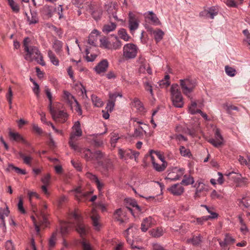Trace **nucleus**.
<instances>
[{
	"mask_svg": "<svg viewBox=\"0 0 250 250\" xmlns=\"http://www.w3.org/2000/svg\"><path fill=\"white\" fill-rule=\"evenodd\" d=\"M70 220L73 219V221L70 220L68 223H63L61 224V232L62 235L66 234L68 230L70 225L69 223L74 224L77 232L82 237L84 236L87 232L85 226L82 223V218L81 216L79 211L78 209H75L74 211H72L69 214Z\"/></svg>",
	"mask_w": 250,
	"mask_h": 250,
	"instance_id": "1",
	"label": "nucleus"
},
{
	"mask_svg": "<svg viewBox=\"0 0 250 250\" xmlns=\"http://www.w3.org/2000/svg\"><path fill=\"white\" fill-rule=\"evenodd\" d=\"M180 85L183 94L191 99V93L196 86L195 81L189 78L181 79L180 80Z\"/></svg>",
	"mask_w": 250,
	"mask_h": 250,
	"instance_id": "2",
	"label": "nucleus"
},
{
	"mask_svg": "<svg viewBox=\"0 0 250 250\" xmlns=\"http://www.w3.org/2000/svg\"><path fill=\"white\" fill-rule=\"evenodd\" d=\"M25 52L26 54L24 56V59L26 60L32 61L35 60L42 65L43 66L45 64L43 57L37 47L31 46L28 49V51H25Z\"/></svg>",
	"mask_w": 250,
	"mask_h": 250,
	"instance_id": "3",
	"label": "nucleus"
},
{
	"mask_svg": "<svg viewBox=\"0 0 250 250\" xmlns=\"http://www.w3.org/2000/svg\"><path fill=\"white\" fill-rule=\"evenodd\" d=\"M170 92L173 104L176 107H183L184 105L183 99L177 84H173L171 85Z\"/></svg>",
	"mask_w": 250,
	"mask_h": 250,
	"instance_id": "4",
	"label": "nucleus"
},
{
	"mask_svg": "<svg viewBox=\"0 0 250 250\" xmlns=\"http://www.w3.org/2000/svg\"><path fill=\"white\" fill-rule=\"evenodd\" d=\"M72 128L73 131L70 134L69 145L72 149L77 150L79 149V146L76 143L78 140L76 137H80L82 135V131L81 128L80 122L79 121L75 122Z\"/></svg>",
	"mask_w": 250,
	"mask_h": 250,
	"instance_id": "5",
	"label": "nucleus"
},
{
	"mask_svg": "<svg viewBox=\"0 0 250 250\" xmlns=\"http://www.w3.org/2000/svg\"><path fill=\"white\" fill-rule=\"evenodd\" d=\"M100 41L101 46L107 49L117 50L120 49L122 46L121 42L117 37L112 40L103 37L100 40Z\"/></svg>",
	"mask_w": 250,
	"mask_h": 250,
	"instance_id": "6",
	"label": "nucleus"
},
{
	"mask_svg": "<svg viewBox=\"0 0 250 250\" xmlns=\"http://www.w3.org/2000/svg\"><path fill=\"white\" fill-rule=\"evenodd\" d=\"M137 52L138 47L133 43H127L123 47V55L126 60L135 58Z\"/></svg>",
	"mask_w": 250,
	"mask_h": 250,
	"instance_id": "7",
	"label": "nucleus"
},
{
	"mask_svg": "<svg viewBox=\"0 0 250 250\" xmlns=\"http://www.w3.org/2000/svg\"><path fill=\"white\" fill-rule=\"evenodd\" d=\"M53 120L56 122L64 123L68 118V114L63 110L57 111L52 107L49 109Z\"/></svg>",
	"mask_w": 250,
	"mask_h": 250,
	"instance_id": "8",
	"label": "nucleus"
},
{
	"mask_svg": "<svg viewBox=\"0 0 250 250\" xmlns=\"http://www.w3.org/2000/svg\"><path fill=\"white\" fill-rule=\"evenodd\" d=\"M86 11L90 13L92 18L96 21L100 20L103 15V10L101 7L96 6L93 3L89 5L88 8H86Z\"/></svg>",
	"mask_w": 250,
	"mask_h": 250,
	"instance_id": "9",
	"label": "nucleus"
},
{
	"mask_svg": "<svg viewBox=\"0 0 250 250\" xmlns=\"http://www.w3.org/2000/svg\"><path fill=\"white\" fill-rule=\"evenodd\" d=\"M139 21L138 17L132 12L128 14V28L131 32L135 31L139 27Z\"/></svg>",
	"mask_w": 250,
	"mask_h": 250,
	"instance_id": "10",
	"label": "nucleus"
},
{
	"mask_svg": "<svg viewBox=\"0 0 250 250\" xmlns=\"http://www.w3.org/2000/svg\"><path fill=\"white\" fill-rule=\"evenodd\" d=\"M223 138L221 135L220 130L216 128L215 132L214 138H210L208 142L216 147H219L223 144Z\"/></svg>",
	"mask_w": 250,
	"mask_h": 250,
	"instance_id": "11",
	"label": "nucleus"
},
{
	"mask_svg": "<svg viewBox=\"0 0 250 250\" xmlns=\"http://www.w3.org/2000/svg\"><path fill=\"white\" fill-rule=\"evenodd\" d=\"M137 229V228L134 224H131L129 227L125 230V235L126 237V241L128 244H129L132 249H140L139 247L134 245V241L130 238L129 235L131 232H134Z\"/></svg>",
	"mask_w": 250,
	"mask_h": 250,
	"instance_id": "12",
	"label": "nucleus"
},
{
	"mask_svg": "<svg viewBox=\"0 0 250 250\" xmlns=\"http://www.w3.org/2000/svg\"><path fill=\"white\" fill-rule=\"evenodd\" d=\"M184 173L183 168H175L172 171L169 172L166 177V179L170 181H176L178 180Z\"/></svg>",
	"mask_w": 250,
	"mask_h": 250,
	"instance_id": "13",
	"label": "nucleus"
},
{
	"mask_svg": "<svg viewBox=\"0 0 250 250\" xmlns=\"http://www.w3.org/2000/svg\"><path fill=\"white\" fill-rule=\"evenodd\" d=\"M156 221L151 216H149L143 219L141 229L142 231L146 232L149 228L155 225Z\"/></svg>",
	"mask_w": 250,
	"mask_h": 250,
	"instance_id": "14",
	"label": "nucleus"
},
{
	"mask_svg": "<svg viewBox=\"0 0 250 250\" xmlns=\"http://www.w3.org/2000/svg\"><path fill=\"white\" fill-rule=\"evenodd\" d=\"M47 207L46 204L42 205V208L41 209V213L40 214H36L37 219L41 224L44 225V227H46L48 224V220L47 218V214L45 210L46 209Z\"/></svg>",
	"mask_w": 250,
	"mask_h": 250,
	"instance_id": "15",
	"label": "nucleus"
},
{
	"mask_svg": "<svg viewBox=\"0 0 250 250\" xmlns=\"http://www.w3.org/2000/svg\"><path fill=\"white\" fill-rule=\"evenodd\" d=\"M117 10L118 6L117 3H111L108 6L107 12L109 15V18L110 20L111 19V17H112L115 19V20L117 21H120L117 16Z\"/></svg>",
	"mask_w": 250,
	"mask_h": 250,
	"instance_id": "16",
	"label": "nucleus"
},
{
	"mask_svg": "<svg viewBox=\"0 0 250 250\" xmlns=\"http://www.w3.org/2000/svg\"><path fill=\"white\" fill-rule=\"evenodd\" d=\"M75 150L80 152L82 154V156L87 161H91L94 160L93 153L89 149L81 148L79 147L78 149Z\"/></svg>",
	"mask_w": 250,
	"mask_h": 250,
	"instance_id": "17",
	"label": "nucleus"
},
{
	"mask_svg": "<svg viewBox=\"0 0 250 250\" xmlns=\"http://www.w3.org/2000/svg\"><path fill=\"white\" fill-rule=\"evenodd\" d=\"M108 66V62L106 60H103L94 68L97 73L100 74L104 73Z\"/></svg>",
	"mask_w": 250,
	"mask_h": 250,
	"instance_id": "18",
	"label": "nucleus"
},
{
	"mask_svg": "<svg viewBox=\"0 0 250 250\" xmlns=\"http://www.w3.org/2000/svg\"><path fill=\"white\" fill-rule=\"evenodd\" d=\"M168 190L174 195L179 196L184 192V188L181 184H176L168 188Z\"/></svg>",
	"mask_w": 250,
	"mask_h": 250,
	"instance_id": "19",
	"label": "nucleus"
},
{
	"mask_svg": "<svg viewBox=\"0 0 250 250\" xmlns=\"http://www.w3.org/2000/svg\"><path fill=\"white\" fill-rule=\"evenodd\" d=\"M197 104L195 102H192L191 105L189 106V111L191 114L199 113L206 120L208 119V116L206 113L203 112L200 109H195Z\"/></svg>",
	"mask_w": 250,
	"mask_h": 250,
	"instance_id": "20",
	"label": "nucleus"
},
{
	"mask_svg": "<svg viewBox=\"0 0 250 250\" xmlns=\"http://www.w3.org/2000/svg\"><path fill=\"white\" fill-rule=\"evenodd\" d=\"M71 2L72 4L75 5L77 7L83 8V5L86 9V8L89 7V5H91L92 3L90 0H72Z\"/></svg>",
	"mask_w": 250,
	"mask_h": 250,
	"instance_id": "21",
	"label": "nucleus"
},
{
	"mask_svg": "<svg viewBox=\"0 0 250 250\" xmlns=\"http://www.w3.org/2000/svg\"><path fill=\"white\" fill-rule=\"evenodd\" d=\"M225 176H227L228 179L236 183H238L241 181V179L242 178V176L240 173L234 171L226 173L225 174Z\"/></svg>",
	"mask_w": 250,
	"mask_h": 250,
	"instance_id": "22",
	"label": "nucleus"
},
{
	"mask_svg": "<svg viewBox=\"0 0 250 250\" xmlns=\"http://www.w3.org/2000/svg\"><path fill=\"white\" fill-rule=\"evenodd\" d=\"M27 21L29 24H36L39 22V17L37 13L35 11L30 10V15L26 13Z\"/></svg>",
	"mask_w": 250,
	"mask_h": 250,
	"instance_id": "23",
	"label": "nucleus"
},
{
	"mask_svg": "<svg viewBox=\"0 0 250 250\" xmlns=\"http://www.w3.org/2000/svg\"><path fill=\"white\" fill-rule=\"evenodd\" d=\"M103 170L102 172L104 175H106L108 172L112 170L113 168L112 162L107 160L104 161L102 165Z\"/></svg>",
	"mask_w": 250,
	"mask_h": 250,
	"instance_id": "24",
	"label": "nucleus"
},
{
	"mask_svg": "<svg viewBox=\"0 0 250 250\" xmlns=\"http://www.w3.org/2000/svg\"><path fill=\"white\" fill-rule=\"evenodd\" d=\"M55 9L52 6L45 5L42 9V14L47 18H50L52 16Z\"/></svg>",
	"mask_w": 250,
	"mask_h": 250,
	"instance_id": "25",
	"label": "nucleus"
},
{
	"mask_svg": "<svg viewBox=\"0 0 250 250\" xmlns=\"http://www.w3.org/2000/svg\"><path fill=\"white\" fill-rule=\"evenodd\" d=\"M150 32L151 33L153 34L155 40L156 41V42H160L163 38L164 32L160 29H157L155 30L151 29L150 30Z\"/></svg>",
	"mask_w": 250,
	"mask_h": 250,
	"instance_id": "26",
	"label": "nucleus"
},
{
	"mask_svg": "<svg viewBox=\"0 0 250 250\" xmlns=\"http://www.w3.org/2000/svg\"><path fill=\"white\" fill-rule=\"evenodd\" d=\"M91 218L92 221L93 225L95 227V229L99 230L100 227V225L98 222L99 216L97 214L95 210H93L92 211Z\"/></svg>",
	"mask_w": 250,
	"mask_h": 250,
	"instance_id": "27",
	"label": "nucleus"
},
{
	"mask_svg": "<svg viewBox=\"0 0 250 250\" xmlns=\"http://www.w3.org/2000/svg\"><path fill=\"white\" fill-rule=\"evenodd\" d=\"M144 15L146 18L150 20L153 23L155 24H158L160 23V21L156 14H155L152 11H148L147 13H146Z\"/></svg>",
	"mask_w": 250,
	"mask_h": 250,
	"instance_id": "28",
	"label": "nucleus"
},
{
	"mask_svg": "<svg viewBox=\"0 0 250 250\" xmlns=\"http://www.w3.org/2000/svg\"><path fill=\"white\" fill-rule=\"evenodd\" d=\"M218 214L216 213H211L210 216H205L201 218H196V224L202 225L204 222L208 221L209 219H214L217 218Z\"/></svg>",
	"mask_w": 250,
	"mask_h": 250,
	"instance_id": "29",
	"label": "nucleus"
},
{
	"mask_svg": "<svg viewBox=\"0 0 250 250\" xmlns=\"http://www.w3.org/2000/svg\"><path fill=\"white\" fill-rule=\"evenodd\" d=\"M116 23L111 22L109 23L105 24L103 27V32L105 33H108L110 32L114 31L116 28Z\"/></svg>",
	"mask_w": 250,
	"mask_h": 250,
	"instance_id": "30",
	"label": "nucleus"
},
{
	"mask_svg": "<svg viewBox=\"0 0 250 250\" xmlns=\"http://www.w3.org/2000/svg\"><path fill=\"white\" fill-rule=\"evenodd\" d=\"M149 232L154 237H159L164 234V230L162 228H157L150 230Z\"/></svg>",
	"mask_w": 250,
	"mask_h": 250,
	"instance_id": "31",
	"label": "nucleus"
},
{
	"mask_svg": "<svg viewBox=\"0 0 250 250\" xmlns=\"http://www.w3.org/2000/svg\"><path fill=\"white\" fill-rule=\"evenodd\" d=\"M75 191L77 193V195H76V198L79 201H82L83 198H86L88 196L90 195L91 192H86L84 193H81V188H78L75 189Z\"/></svg>",
	"mask_w": 250,
	"mask_h": 250,
	"instance_id": "32",
	"label": "nucleus"
},
{
	"mask_svg": "<svg viewBox=\"0 0 250 250\" xmlns=\"http://www.w3.org/2000/svg\"><path fill=\"white\" fill-rule=\"evenodd\" d=\"M132 150L128 149L126 150H123L120 149L119 153L120 157L122 159H126L127 158L132 159Z\"/></svg>",
	"mask_w": 250,
	"mask_h": 250,
	"instance_id": "33",
	"label": "nucleus"
},
{
	"mask_svg": "<svg viewBox=\"0 0 250 250\" xmlns=\"http://www.w3.org/2000/svg\"><path fill=\"white\" fill-rule=\"evenodd\" d=\"M6 170L8 171L10 170H14L16 173L22 175L26 174V172L25 169H21L18 167H15L13 164H9L8 167L6 168Z\"/></svg>",
	"mask_w": 250,
	"mask_h": 250,
	"instance_id": "34",
	"label": "nucleus"
},
{
	"mask_svg": "<svg viewBox=\"0 0 250 250\" xmlns=\"http://www.w3.org/2000/svg\"><path fill=\"white\" fill-rule=\"evenodd\" d=\"M19 155L20 157L22 159L23 163L27 165L31 166V161L33 160V157L30 155L26 156L22 152H19Z\"/></svg>",
	"mask_w": 250,
	"mask_h": 250,
	"instance_id": "35",
	"label": "nucleus"
},
{
	"mask_svg": "<svg viewBox=\"0 0 250 250\" xmlns=\"http://www.w3.org/2000/svg\"><path fill=\"white\" fill-rule=\"evenodd\" d=\"M151 160L154 168L158 171H162L166 167V165L165 163H163L161 165L156 163L154 161V158L152 156H151Z\"/></svg>",
	"mask_w": 250,
	"mask_h": 250,
	"instance_id": "36",
	"label": "nucleus"
},
{
	"mask_svg": "<svg viewBox=\"0 0 250 250\" xmlns=\"http://www.w3.org/2000/svg\"><path fill=\"white\" fill-rule=\"evenodd\" d=\"M9 135L15 141H21L23 143H26L25 140L19 133L10 131L9 133Z\"/></svg>",
	"mask_w": 250,
	"mask_h": 250,
	"instance_id": "37",
	"label": "nucleus"
},
{
	"mask_svg": "<svg viewBox=\"0 0 250 250\" xmlns=\"http://www.w3.org/2000/svg\"><path fill=\"white\" fill-rule=\"evenodd\" d=\"M63 43L58 40H56L53 42V47L57 53H60L62 50Z\"/></svg>",
	"mask_w": 250,
	"mask_h": 250,
	"instance_id": "38",
	"label": "nucleus"
},
{
	"mask_svg": "<svg viewBox=\"0 0 250 250\" xmlns=\"http://www.w3.org/2000/svg\"><path fill=\"white\" fill-rule=\"evenodd\" d=\"M205 185L201 182L198 183V186L196 187V192L194 195V198H197L201 196V193L205 190Z\"/></svg>",
	"mask_w": 250,
	"mask_h": 250,
	"instance_id": "39",
	"label": "nucleus"
},
{
	"mask_svg": "<svg viewBox=\"0 0 250 250\" xmlns=\"http://www.w3.org/2000/svg\"><path fill=\"white\" fill-rule=\"evenodd\" d=\"M143 85L145 90L149 92L151 96L153 97L154 96V93L153 91L151 83L148 80H146V81L144 82Z\"/></svg>",
	"mask_w": 250,
	"mask_h": 250,
	"instance_id": "40",
	"label": "nucleus"
},
{
	"mask_svg": "<svg viewBox=\"0 0 250 250\" xmlns=\"http://www.w3.org/2000/svg\"><path fill=\"white\" fill-rule=\"evenodd\" d=\"M48 56L53 64L56 66L59 65V60L56 58L55 55L51 50H49L48 51Z\"/></svg>",
	"mask_w": 250,
	"mask_h": 250,
	"instance_id": "41",
	"label": "nucleus"
},
{
	"mask_svg": "<svg viewBox=\"0 0 250 250\" xmlns=\"http://www.w3.org/2000/svg\"><path fill=\"white\" fill-rule=\"evenodd\" d=\"M91 100L93 104L97 107H101L103 105V102L101 99L98 98L96 95H92L91 96Z\"/></svg>",
	"mask_w": 250,
	"mask_h": 250,
	"instance_id": "42",
	"label": "nucleus"
},
{
	"mask_svg": "<svg viewBox=\"0 0 250 250\" xmlns=\"http://www.w3.org/2000/svg\"><path fill=\"white\" fill-rule=\"evenodd\" d=\"M133 105L140 112L144 111L143 103L138 98H135L133 100Z\"/></svg>",
	"mask_w": 250,
	"mask_h": 250,
	"instance_id": "43",
	"label": "nucleus"
},
{
	"mask_svg": "<svg viewBox=\"0 0 250 250\" xmlns=\"http://www.w3.org/2000/svg\"><path fill=\"white\" fill-rule=\"evenodd\" d=\"M118 34L122 39L126 42L128 41L130 39V37L127 34L125 29H120L118 31Z\"/></svg>",
	"mask_w": 250,
	"mask_h": 250,
	"instance_id": "44",
	"label": "nucleus"
},
{
	"mask_svg": "<svg viewBox=\"0 0 250 250\" xmlns=\"http://www.w3.org/2000/svg\"><path fill=\"white\" fill-rule=\"evenodd\" d=\"M194 183V180L193 177L190 176H188L187 175H185L184 176V179L182 180L181 184H183L185 185H188L193 184Z\"/></svg>",
	"mask_w": 250,
	"mask_h": 250,
	"instance_id": "45",
	"label": "nucleus"
},
{
	"mask_svg": "<svg viewBox=\"0 0 250 250\" xmlns=\"http://www.w3.org/2000/svg\"><path fill=\"white\" fill-rule=\"evenodd\" d=\"M169 76L167 75L165 76L164 79L160 81L159 83L161 87H167L170 85V82L169 81Z\"/></svg>",
	"mask_w": 250,
	"mask_h": 250,
	"instance_id": "46",
	"label": "nucleus"
},
{
	"mask_svg": "<svg viewBox=\"0 0 250 250\" xmlns=\"http://www.w3.org/2000/svg\"><path fill=\"white\" fill-rule=\"evenodd\" d=\"M206 16L207 18L213 19L214 16H216L218 14V12L214 8H210L207 11Z\"/></svg>",
	"mask_w": 250,
	"mask_h": 250,
	"instance_id": "47",
	"label": "nucleus"
},
{
	"mask_svg": "<svg viewBox=\"0 0 250 250\" xmlns=\"http://www.w3.org/2000/svg\"><path fill=\"white\" fill-rule=\"evenodd\" d=\"M44 91L46 95V96L47 97V98L49 101V105H48V108L49 109L50 108L52 107V94L50 91V89L47 86L45 87Z\"/></svg>",
	"mask_w": 250,
	"mask_h": 250,
	"instance_id": "48",
	"label": "nucleus"
},
{
	"mask_svg": "<svg viewBox=\"0 0 250 250\" xmlns=\"http://www.w3.org/2000/svg\"><path fill=\"white\" fill-rule=\"evenodd\" d=\"M122 213V210L121 208L117 209L114 213V216L115 219L120 222L121 224L124 222V220L121 218V216Z\"/></svg>",
	"mask_w": 250,
	"mask_h": 250,
	"instance_id": "49",
	"label": "nucleus"
},
{
	"mask_svg": "<svg viewBox=\"0 0 250 250\" xmlns=\"http://www.w3.org/2000/svg\"><path fill=\"white\" fill-rule=\"evenodd\" d=\"M243 32L246 36V38L243 40L244 43L247 44V46H250V33L247 29L244 30Z\"/></svg>",
	"mask_w": 250,
	"mask_h": 250,
	"instance_id": "50",
	"label": "nucleus"
},
{
	"mask_svg": "<svg viewBox=\"0 0 250 250\" xmlns=\"http://www.w3.org/2000/svg\"><path fill=\"white\" fill-rule=\"evenodd\" d=\"M225 72L226 74L230 77H233L235 75L236 70L233 68L229 66H225Z\"/></svg>",
	"mask_w": 250,
	"mask_h": 250,
	"instance_id": "51",
	"label": "nucleus"
},
{
	"mask_svg": "<svg viewBox=\"0 0 250 250\" xmlns=\"http://www.w3.org/2000/svg\"><path fill=\"white\" fill-rule=\"evenodd\" d=\"M144 130L142 127L138 126L135 128L133 136L136 137H141L143 136Z\"/></svg>",
	"mask_w": 250,
	"mask_h": 250,
	"instance_id": "52",
	"label": "nucleus"
},
{
	"mask_svg": "<svg viewBox=\"0 0 250 250\" xmlns=\"http://www.w3.org/2000/svg\"><path fill=\"white\" fill-rule=\"evenodd\" d=\"M129 203L132 207L135 208L134 210L137 211L138 212H142L141 207L138 205L137 202L134 200L129 199Z\"/></svg>",
	"mask_w": 250,
	"mask_h": 250,
	"instance_id": "53",
	"label": "nucleus"
},
{
	"mask_svg": "<svg viewBox=\"0 0 250 250\" xmlns=\"http://www.w3.org/2000/svg\"><path fill=\"white\" fill-rule=\"evenodd\" d=\"M31 219L34 223V225L35 228V229L38 233H39L40 229V226H43L44 227V225L41 224L39 221V220H37L35 217L34 216H32Z\"/></svg>",
	"mask_w": 250,
	"mask_h": 250,
	"instance_id": "54",
	"label": "nucleus"
},
{
	"mask_svg": "<svg viewBox=\"0 0 250 250\" xmlns=\"http://www.w3.org/2000/svg\"><path fill=\"white\" fill-rule=\"evenodd\" d=\"M119 96L120 97H122V95L121 93L115 92L114 93H110L109 94V100L110 102H113L115 103L116 98Z\"/></svg>",
	"mask_w": 250,
	"mask_h": 250,
	"instance_id": "55",
	"label": "nucleus"
},
{
	"mask_svg": "<svg viewBox=\"0 0 250 250\" xmlns=\"http://www.w3.org/2000/svg\"><path fill=\"white\" fill-rule=\"evenodd\" d=\"M57 232H54L52 233L51 237L49 240V245L50 247H54L56 243V237H57Z\"/></svg>",
	"mask_w": 250,
	"mask_h": 250,
	"instance_id": "56",
	"label": "nucleus"
},
{
	"mask_svg": "<svg viewBox=\"0 0 250 250\" xmlns=\"http://www.w3.org/2000/svg\"><path fill=\"white\" fill-rule=\"evenodd\" d=\"M93 156L94 157L93 160L98 161L103 158L104 155L101 151L97 150L94 153H93Z\"/></svg>",
	"mask_w": 250,
	"mask_h": 250,
	"instance_id": "57",
	"label": "nucleus"
},
{
	"mask_svg": "<svg viewBox=\"0 0 250 250\" xmlns=\"http://www.w3.org/2000/svg\"><path fill=\"white\" fill-rule=\"evenodd\" d=\"M6 97L9 104H11L12 103L13 92L11 87L8 88V92L6 94Z\"/></svg>",
	"mask_w": 250,
	"mask_h": 250,
	"instance_id": "58",
	"label": "nucleus"
},
{
	"mask_svg": "<svg viewBox=\"0 0 250 250\" xmlns=\"http://www.w3.org/2000/svg\"><path fill=\"white\" fill-rule=\"evenodd\" d=\"M8 3L12 10L15 12H18L19 10V6L13 0H8Z\"/></svg>",
	"mask_w": 250,
	"mask_h": 250,
	"instance_id": "59",
	"label": "nucleus"
},
{
	"mask_svg": "<svg viewBox=\"0 0 250 250\" xmlns=\"http://www.w3.org/2000/svg\"><path fill=\"white\" fill-rule=\"evenodd\" d=\"M192 244L194 245H198L201 242V236L200 235L198 236H194L191 240Z\"/></svg>",
	"mask_w": 250,
	"mask_h": 250,
	"instance_id": "60",
	"label": "nucleus"
},
{
	"mask_svg": "<svg viewBox=\"0 0 250 250\" xmlns=\"http://www.w3.org/2000/svg\"><path fill=\"white\" fill-rule=\"evenodd\" d=\"M86 59L87 62H93L97 57V55L96 54H90V55H89V53L87 49H86Z\"/></svg>",
	"mask_w": 250,
	"mask_h": 250,
	"instance_id": "61",
	"label": "nucleus"
},
{
	"mask_svg": "<svg viewBox=\"0 0 250 250\" xmlns=\"http://www.w3.org/2000/svg\"><path fill=\"white\" fill-rule=\"evenodd\" d=\"M97 37L92 35H90L88 40V42L89 44L93 46L96 45Z\"/></svg>",
	"mask_w": 250,
	"mask_h": 250,
	"instance_id": "62",
	"label": "nucleus"
},
{
	"mask_svg": "<svg viewBox=\"0 0 250 250\" xmlns=\"http://www.w3.org/2000/svg\"><path fill=\"white\" fill-rule=\"evenodd\" d=\"M50 175L47 174L42 179L41 181L44 185H48L50 183Z\"/></svg>",
	"mask_w": 250,
	"mask_h": 250,
	"instance_id": "63",
	"label": "nucleus"
},
{
	"mask_svg": "<svg viewBox=\"0 0 250 250\" xmlns=\"http://www.w3.org/2000/svg\"><path fill=\"white\" fill-rule=\"evenodd\" d=\"M240 203L245 207L248 208L250 206V198H243Z\"/></svg>",
	"mask_w": 250,
	"mask_h": 250,
	"instance_id": "64",
	"label": "nucleus"
}]
</instances>
